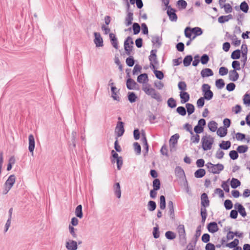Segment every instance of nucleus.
Returning a JSON list of instances; mask_svg holds the SVG:
<instances>
[{
	"label": "nucleus",
	"instance_id": "f257e3e1",
	"mask_svg": "<svg viewBox=\"0 0 250 250\" xmlns=\"http://www.w3.org/2000/svg\"><path fill=\"white\" fill-rule=\"evenodd\" d=\"M142 90L146 95L151 96L152 98L156 100L157 101H161V96L159 93L154 88L151 87L150 84H144L142 86Z\"/></svg>",
	"mask_w": 250,
	"mask_h": 250
},
{
	"label": "nucleus",
	"instance_id": "f03ea898",
	"mask_svg": "<svg viewBox=\"0 0 250 250\" xmlns=\"http://www.w3.org/2000/svg\"><path fill=\"white\" fill-rule=\"evenodd\" d=\"M214 143V139L210 135L203 136L202 138V148L204 150H210Z\"/></svg>",
	"mask_w": 250,
	"mask_h": 250
},
{
	"label": "nucleus",
	"instance_id": "7ed1b4c3",
	"mask_svg": "<svg viewBox=\"0 0 250 250\" xmlns=\"http://www.w3.org/2000/svg\"><path fill=\"white\" fill-rule=\"evenodd\" d=\"M206 166L208 169L209 172L213 174H219L224 169V166L221 164L214 165L211 163H208L206 164Z\"/></svg>",
	"mask_w": 250,
	"mask_h": 250
},
{
	"label": "nucleus",
	"instance_id": "20e7f679",
	"mask_svg": "<svg viewBox=\"0 0 250 250\" xmlns=\"http://www.w3.org/2000/svg\"><path fill=\"white\" fill-rule=\"evenodd\" d=\"M180 243L185 245L187 243V237L185 227L183 225H179L177 228Z\"/></svg>",
	"mask_w": 250,
	"mask_h": 250
},
{
	"label": "nucleus",
	"instance_id": "39448f33",
	"mask_svg": "<svg viewBox=\"0 0 250 250\" xmlns=\"http://www.w3.org/2000/svg\"><path fill=\"white\" fill-rule=\"evenodd\" d=\"M156 50H152L151 51L150 55L149 57V59L150 62V67L152 69H155V65L158 63L157 60V56H156Z\"/></svg>",
	"mask_w": 250,
	"mask_h": 250
},
{
	"label": "nucleus",
	"instance_id": "423d86ee",
	"mask_svg": "<svg viewBox=\"0 0 250 250\" xmlns=\"http://www.w3.org/2000/svg\"><path fill=\"white\" fill-rule=\"evenodd\" d=\"M125 129L124 127V123L123 122L119 121L118 122L115 128V132L117 137L122 136L124 133Z\"/></svg>",
	"mask_w": 250,
	"mask_h": 250
},
{
	"label": "nucleus",
	"instance_id": "0eeeda50",
	"mask_svg": "<svg viewBox=\"0 0 250 250\" xmlns=\"http://www.w3.org/2000/svg\"><path fill=\"white\" fill-rule=\"evenodd\" d=\"M167 14L169 20L172 21H176L177 20V16L175 14V10L170 6H167Z\"/></svg>",
	"mask_w": 250,
	"mask_h": 250
},
{
	"label": "nucleus",
	"instance_id": "6e6552de",
	"mask_svg": "<svg viewBox=\"0 0 250 250\" xmlns=\"http://www.w3.org/2000/svg\"><path fill=\"white\" fill-rule=\"evenodd\" d=\"M94 42L96 44L97 47H102L103 46V40L101 36V35L99 33L95 32L94 33Z\"/></svg>",
	"mask_w": 250,
	"mask_h": 250
},
{
	"label": "nucleus",
	"instance_id": "1a4fd4ad",
	"mask_svg": "<svg viewBox=\"0 0 250 250\" xmlns=\"http://www.w3.org/2000/svg\"><path fill=\"white\" fill-rule=\"evenodd\" d=\"M29 146L28 149L30 152L33 154V151L35 148V143L34 137L32 134H30L28 136Z\"/></svg>",
	"mask_w": 250,
	"mask_h": 250
},
{
	"label": "nucleus",
	"instance_id": "9d476101",
	"mask_svg": "<svg viewBox=\"0 0 250 250\" xmlns=\"http://www.w3.org/2000/svg\"><path fill=\"white\" fill-rule=\"evenodd\" d=\"M65 247L68 250H76L78 248L77 243L72 240H69L66 242Z\"/></svg>",
	"mask_w": 250,
	"mask_h": 250
},
{
	"label": "nucleus",
	"instance_id": "9b49d317",
	"mask_svg": "<svg viewBox=\"0 0 250 250\" xmlns=\"http://www.w3.org/2000/svg\"><path fill=\"white\" fill-rule=\"evenodd\" d=\"M201 206L202 207L207 208L209 205V201L208 195L206 193H204L201 195Z\"/></svg>",
	"mask_w": 250,
	"mask_h": 250
},
{
	"label": "nucleus",
	"instance_id": "f8f14e48",
	"mask_svg": "<svg viewBox=\"0 0 250 250\" xmlns=\"http://www.w3.org/2000/svg\"><path fill=\"white\" fill-rule=\"evenodd\" d=\"M16 177L14 174L11 175L6 180L4 184V187H8L10 188L13 186L15 183Z\"/></svg>",
	"mask_w": 250,
	"mask_h": 250
},
{
	"label": "nucleus",
	"instance_id": "ddd939ff",
	"mask_svg": "<svg viewBox=\"0 0 250 250\" xmlns=\"http://www.w3.org/2000/svg\"><path fill=\"white\" fill-rule=\"evenodd\" d=\"M128 41H131V37H128L124 42V47H125V50L126 52V54L128 55H129L130 54V52L132 50L133 45L127 44V42H128Z\"/></svg>",
	"mask_w": 250,
	"mask_h": 250
},
{
	"label": "nucleus",
	"instance_id": "4468645a",
	"mask_svg": "<svg viewBox=\"0 0 250 250\" xmlns=\"http://www.w3.org/2000/svg\"><path fill=\"white\" fill-rule=\"evenodd\" d=\"M133 20V14L131 12H128L125 17V24L126 26L131 25Z\"/></svg>",
	"mask_w": 250,
	"mask_h": 250
},
{
	"label": "nucleus",
	"instance_id": "2eb2a0df",
	"mask_svg": "<svg viewBox=\"0 0 250 250\" xmlns=\"http://www.w3.org/2000/svg\"><path fill=\"white\" fill-rule=\"evenodd\" d=\"M113 191L115 195L118 198L121 197V190L119 183H116L113 186Z\"/></svg>",
	"mask_w": 250,
	"mask_h": 250
},
{
	"label": "nucleus",
	"instance_id": "dca6fc26",
	"mask_svg": "<svg viewBox=\"0 0 250 250\" xmlns=\"http://www.w3.org/2000/svg\"><path fill=\"white\" fill-rule=\"evenodd\" d=\"M180 97L181 98V103L182 104L186 103V102H188L189 100V95L187 92H180Z\"/></svg>",
	"mask_w": 250,
	"mask_h": 250
},
{
	"label": "nucleus",
	"instance_id": "f3484780",
	"mask_svg": "<svg viewBox=\"0 0 250 250\" xmlns=\"http://www.w3.org/2000/svg\"><path fill=\"white\" fill-rule=\"evenodd\" d=\"M239 78V74L236 70H232L229 72V79L233 82L236 81Z\"/></svg>",
	"mask_w": 250,
	"mask_h": 250
},
{
	"label": "nucleus",
	"instance_id": "a211bd4d",
	"mask_svg": "<svg viewBox=\"0 0 250 250\" xmlns=\"http://www.w3.org/2000/svg\"><path fill=\"white\" fill-rule=\"evenodd\" d=\"M208 229L210 232L214 233L218 231V227L216 222H211L208 224Z\"/></svg>",
	"mask_w": 250,
	"mask_h": 250
},
{
	"label": "nucleus",
	"instance_id": "6ab92c4d",
	"mask_svg": "<svg viewBox=\"0 0 250 250\" xmlns=\"http://www.w3.org/2000/svg\"><path fill=\"white\" fill-rule=\"evenodd\" d=\"M213 75L212 71L209 68L203 69L201 72V75L203 78L211 76Z\"/></svg>",
	"mask_w": 250,
	"mask_h": 250
},
{
	"label": "nucleus",
	"instance_id": "aec40b11",
	"mask_svg": "<svg viewBox=\"0 0 250 250\" xmlns=\"http://www.w3.org/2000/svg\"><path fill=\"white\" fill-rule=\"evenodd\" d=\"M112 98L116 101H119L120 97L118 96L119 90L115 86H111Z\"/></svg>",
	"mask_w": 250,
	"mask_h": 250
},
{
	"label": "nucleus",
	"instance_id": "412c9836",
	"mask_svg": "<svg viewBox=\"0 0 250 250\" xmlns=\"http://www.w3.org/2000/svg\"><path fill=\"white\" fill-rule=\"evenodd\" d=\"M232 19V16L230 14L226 16H221L218 19V21L220 23H223L228 21L229 20Z\"/></svg>",
	"mask_w": 250,
	"mask_h": 250
},
{
	"label": "nucleus",
	"instance_id": "4be33fe9",
	"mask_svg": "<svg viewBox=\"0 0 250 250\" xmlns=\"http://www.w3.org/2000/svg\"><path fill=\"white\" fill-rule=\"evenodd\" d=\"M162 38L158 36H155L152 38V42L156 47H159L161 44Z\"/></svg>",
	"mask_w": 250,
	"mask_h": 250
},
{
	"label": "nucleus",
	"instance_id": "5701e85b",
	"mask_svg": "<svg viewBox=\"0 0 250 250\" xmlns=\"http://www.w3.org/2000/svg\"><path fill=\"white\" fill-rule=\"evenodd\" d=\"M148 80L147 75L146 73L140 75L137 78V82L139 83H145Z\"/></svg>",
	"mask_w": 250,
	"mask_h": 250
},
{
	"label": "nucleus",
	"instance_id": "b1692460",
	"mask_svg": "<svg viewBox=\"0 0 250 250\" xmlns=\"http://www.w3.org/2000/svg\"><path fill=\"white\" fill-rule=\"evenodd\" d=\"M136 85V82L132 79H128L126 81V87L128 89H134Z\"/></svg>",
	"mask_w": 250,
	"mask_h": 250
},
{
	"label": "nucleus",
	"instance_id": "393cba45",
	"mask_svg": "<svg viewBox=\"0 0 250 250\" xmlns=\"http://www.w3.org/2000/svg\"><path fill=\"white\" fill-rule=\"evenodd\" d=\"M75 213L77 217L82 218L83 217V214L82 212V206L81 205H78L75 209Z\"/></svg>",
	"mask_w": 250,
	"mask_h": 250
},
{
	"label": "nucleus",
	"instance_id": "a878e982",
	"mask_svg": "<svg viewBox=\"0 0 250 250\" xmlns=\"http://www.w3.org/2000/svg\"><path fill=\"white\" fill-rule=\"evenodd\" d=\"M217 134L221 137L225 136L227 134V129L225 127H220L217 131Z\"/></svg>",
	"mask_w": 250,
	"mask_h": 250
},
{
	"label": "nucleus",
	"instance_id": "bb28decb",
	"mask_svg": "<svg viewBox=\"0 0 250 250\" xmlns=\"http://www.w3.org/2000/svg\"><path fill=\"white\" fill-rule=\"evenodd\" d=\"M205 170L202 168H200L195 171L194 173V176L196 178H202L205 175Z\"/></svg>",
	"mask_w": 250,
	"mask_h": 250
},
{
	"label": "nucleus",
	"instance_id": "cd10ccee",
	"mask_svg": "<svg viewBox=\"0 0 250 250\" xmlns=\"http://www.w3.org/2000/svg\"><path fill=\"white\" fill-rule=\"evenodd\" d=\"M231 146V143L229 141H222V142L220 144L219 146L221 148L227 150L229 149Z\"/></svg>",
	"mask_w": 250,
	"mask_h": 250
},
{
	"label": "nucleus",
	"instance_id": "c85d7f7f",
	"mask_svg": "<svg viewBox=\"0 0 250 250\" xmlns=\"http://www.w3.org/2000/svg\"><path fill=\"white\" fill-rule=\"evenodd\" d=\"M241 183L237 179L233 178L230 181V186L232 188H235L240 186Z\"/></svg>",
	"mask_w": 250,
	"mask_h": 250
},
{
	"label": "nucleus",
	"instance_id": "c756f323",
	"mask_svg": "<svg viewBox=\"0 0 250 250\" xmlns=\"http://www.w3.org/2000/svg\"><path fill=\"white\" fill-rule=\"evenodd\" d=\"M186 107L189 115H191L194 112L195 108L194 106L192 104L189 103L186 104Z\"/></svg>",
	"mask_w": 250,
	"mask_h": 250
},
{
	"label": "nucleus",
	"instance_id": "7c9ffc66",
	"mask_svg": "<svg viewBox=\"0 0 250 250\" xmlns=\"http://www.w3.org/2000/svg\"><path fill=\"white\" fill-rule=\"evenodd\" d=\"M208 126L210 131L215 132L217 128V124L215 122L212 121L209 122Z\"/></svg>",
	"mask_w": 250,
	"mask_h": 250
},
{
	"label": "nucleus",
	"instance_id": "2f4dec72",
	"mask_svg": "<svg viewBox=\"0 0 250 250\" xmlns=\"http://www.w3.org/2000/svg\"><path fill=\"white\" fill-rule=\"evenodd\" d=\"M191 31L194 34H195V36L193 37V39L197 36L201 35L202 34V29L198 27L191 28Z\"/></svg>",
	"mask_w": 250,
	"mask_h": 250
},
{
	"label": "nucleus",
	"instance_id": "473e14b6",
	"mask_svg": "<svg viewBox=\"0 0 250 250\" xmlns=\"http://www.w3.org/2000/svg\"><path fill=\"white\" fill-rule=\"evenodd\" d=\"M192 61V57L191 55L187 56L183 60V63L185 66H189Z\"/></svg>",
	"mask_w": 250,
	"mask_h": 250
},
{
	"label": "nucleus",
	"instance_id": "72a5a7b5",
	"mask_svg": "<svg viewBox=\"0 0 250 250\" xmlns=\"http://www.w3.org/2000/svg\"><path fill=\"white\" fill-rule=\"evenodd\" d=\"M191 136L190 138L191 143L197 144L199 142L200 136L198 134H194L193 133L191 134Z\"/></svg>",
	"mask_w": 250,
	"mask_h": 250
},
{
	"label": "nucleus",
	"instance_id": "f704fd0d",
	"mask_svg": "<svg viewBox=\"0 0 250 250\" xmlns=\"http://www.w3.org/2000/svg\"><path fill=\"white\" fill-rule=\"evenodd\" d=\"M204 97L203 98L207 100H210L213 96V92L210 91H205L203 93Z\"/></svg>",
	"mask_w": 250,
	"mask_h": 250
},
{
	"label": "nucleus",
	"instance_id": "c9c22d12",
	"mask_svg": "<svg viewBox=\"0 0 250 250\" xmlns=\"http://www.w3.org/2000/svg\"><path fill=\"white\" fill-rule=\"evenodd\" d=\"M175 172L176 174L179 177H183L185 176L184 170L180 167H177L175 168Z\"/></svg>",
	"mask_w": 250,
	"mask_h": 250
},
{
	"label": "nucleus",
	"instance_id": "e433bc0d",
	"mask_svg": "<svg viewBox=\"0 0 250 250\" xmlns=\"http://www.w3.org/2000/svg\"><path fill=\"white\" fill-rule=\"evenodd\" d=\"M241 52L239 49L234 51L231 55V58L232 59H238L240 57Z\"/></svg>",
	"mask_w": 250,
	"mask_h": 250
},
{
	"label": "nucleus",
	"instance_id": "4c0bfd02",
	"mask_svg": "<svg viewBox=\"0 0 250 250\" xmlns=\"http://www.w3.org/2000/svg\"><path fill=\"white\" fill-rule=\"evenodd\" d=\"M160 208L161 209H164L166 208V200L164 195H161L160 197Z\"/></svg>",
	"mask_w": 250,
	"mask_h": 250
},
{
	"label": "nucleus",
	"instance_id": "58836bf2",
	"mask_svg": "<svg viewBox=\"0 0 250 250\" xmlns=\"http://www.w3.org/2000/svg\"><path fill=\"white\" fill-rule=\"evenodd\" d=\"M165 236L167 239L173 240L175 238L176 234L171 231H167L165 233Z\"/></svg>",
	"mask_w": 250,
	"mask_h": 250
},
{
	"label": "nucleus",
	"instance_id": "ea45409f",
	"mask_svg": "<svg viewBox=\"0 0 250 250\" xmlns=\"http://www.w3.org/2000/svg\"><path fill=\"white\" fill-rule=\"evenodd\" d=\"M215 85L218 89H222L225 85L224 80L221 79L217 80L215 82Z\"/></svg>",
	"mask_w": 250,
	"mask_h": 250
},
{
	"label": "nucleus",
	"instance_id": "a19ab883",
	"mask_svg": "<svg viewBox=\"0 0 250 250\" xmlns=\"http://www.w3.org/2000/svg\"><path fill=\"white\" fill-rule=\"evenodd\" d=\"M156 208V204L155 202L153 201H150L148 203V209L152 211L155 209Z\"/></svg>",
	"mask_w": 250,
	"mask_h": 250
},
{
	"label": "nucleus",
	"instance_id": "79ce46f5",
	"mask_svg": "<svg viewBox=\"0 0 250 250\" xmlns=\"http://www.w3.org/2000/svg\"><path fill=\"white\" fill-rule=\"evenodd\" d=\"M240 9L245 13H247L249 10V6L246 2H242L240 6Z\"/></svg>",
	"mask_w": 250,
	"mask_h": 250
},
{
	"label": "nucleus",
	"instance_id": "37998d69",
	"mask_svg": "<svg viewBox=\"0 0 250 250\" xmlns=\"http://www.w3.org/2000/svg\"><path fill=\"white\" fill-rule=\"evenodd\" d=\"M168 106L171 108H174L176 106V101L173 98H170L167 101Z\"/></svg>",
	"mask_w": 250,
	"mask_h": 250
},
{
	"label": "nucleus",
	"instance_id": "c03bdc74",
	"mask_svg": "<svg viewBox=\"0 0 250 250\" xmlns=\"http://www.w3.org/2000/svg\"><path fill=\"white\" fill-rule=\"evenodd\" d=\"M239 243V240L237 239H235L232 242L228 243L226 245L227 247L230 248H235Z\"/></svg>",
	"mask_w": 250,
	"mask_h": 250
},
{
	"label": "nucleus",
	"instance_id": "a18cd8bd",
	"mask_svg": "<svg viewBox=\"0 0 250 250\" xmlns=\"http://www.w3.org/2000/svg\"><path fill=\"white\" fill-rule=\"evenodd\" d=\"M128 99L131 103L136 101L137 97L134 92H129L128 95Z\"/></svg>",
	"mask_w": 250,
	"mask_h": 250
},
{
	"label": "nucleus",
	"instance_id": "49530a36",
	"mask_svg": "<svg viewBox=\"0 0 250 250\" xmlns=\"http://www.w3.org/2000/svg\"><path fill=\"white\" fill-rule=\"evenodd\" d=\"M248 149V147L245 145L239 146L237 148V151L240 153H245L247 151Z\"/></svg>",
	"mask_w": 250,
	"mask_h": 250
},
{
	"label": "nucleus",
	"instance_id": "de8ad7c7",
	"mask_svg": "<svg viewBox=\"0 0 250 250\" xmlns=\"http://www.w3.org/2000/svg\"><path fill=\"white\" fill-rule=\"evenodd\" d=\"M153 187L154 190H158L160 188V182L158 179H155L153 182Z\"/></svg>",
	"mask_w": 250,
	"mask_h": 250
},
{
	"label": "nucleus",
	"instance_id": "09e8293b",
	"mask_svg": "<svg viewBox=\"0 0 250 250\" xmlns=\"http://www.w3.org/2000/svg\"><path fill=\"white\" fill-rule=\"evenodd\" d=\"M179 136L177 134L172 136L170 139L169 143L173 145H175L177 143V140L178 139Z\"/></svg>",
	"mask_w": 250,
	"mask_h": 250
},
{
	"label": "nucleus",
	"instance_id": "8fccbe9b",
	"mask_svg": "<svg viewBox=\"0 0 250 250\" xmlns=\"http://www.w3.org/2000/svg\"><path fill=\"white\" fill-rule=\"evenodd\" d=\"M232 67L235 70H240L241 69L240 62L238 61H234L232 62Z\"/></svg>",
	"mask_w": 250,
	"mask_h": 250
},
{
	"label": "nucleus",
	"instance_id": "3c124183",
	"mask_svg": "<svg viewBox=\"0 0 250 250\" xmlns=\"http://www.w3.org/2000/svg\"><path fill=\"white\" fill-rule=\"evenodd\" d=\"M132 28L133 30L134 34L136 35L140 32V26L138 23H134L133 24Z\"/></svg>",
	"mask_w": 250,
	"mask_h": 250
},
{
	"label": "nucleus",
	"instance_id": "603ef678",
	"mask_svg": "<svg viewBox=\"0 0 250 250\" xmlns=\"http://www.w3.org/2000/svg\"><path fill=\"white\" fill-rule=\"evenodd\" d=\"M222 6L226 13H230L232 10V7L229 3L224 4Z\"/></svg>",
	"mask_w": 250,
	"mask_h": 250
},
{
	"label": "nucleus",
	"instance_id": "864d4df0",
	"mask_svg": "<svg viewBox=\"0 0 250 250\" xmlns=\"http://www.w3.org/2000/svg\"><path fill=\"white\" fill-rule=\"evenodd\" d=\"M193 33L191 31V28L187 27L185 29V35L187 38H190Z\"/></svg>",
	"mask_w": 250,
	"mask_h": 250
},
{
	"label": "nucleus",
	"instance_id": "5fc2aeb1",
	"mask_svg": "<svg viewBox=\"0 0 250 250\" xmlns=\"http://www.w3.org/2000/svg\"><path fill=\"white\" fill-rule=\"evenodd\" d=\"M229 155L230 158L233 160L237 159L238 157V154L235 150L230 151L229 152Z\"/></svg>",
	"mask_w": 250,
	"mask_h": 250
},
{
	"label": "nucleus",
	"instance_id": "6e6d98bb",
	"mask_svg": "<svg viewBox=\"0 0 250 250\" xmlns=\"http://www.w3.org/2000/svg\"><path fill=\"white\" fill-rule=\"evenodd\" d=\"M177 112L182 116H185L186 114V110L183 106H179L177 108Z\"/></svg>",
	"mask_w": 250,
	"mask_h": 250
},
{
	"label": "nucleus",
	"instance_id": "4d7b16f0",
	"mask_svg": "<svg viewBox=\"0 0 250 250\" xmlns=\"http://www.w3.org/2000/svg\"><path fill=\"white\" fill-rule=\"evenodd\" d=\"M209 61V57L207 54H204L201 58V62L203 64H207Z\"/></svg>",
	"mask_w": 250,
	"mask_h": 250
},
{
	"label": "nucleus",
	"instance_id": "13d9d810",
	"mask_svg": "<svg viewBox=\"0 0 250 250\" xmlns=\"http://www.w3.org/2000/svg\"><path fill=\"white\" fill-rule=\"evenodd\" d=\"M126 64L130 67L132 66L134 64V60L132 57H129L126 59Z\"/></svg>",
	"mask_w": 250,
	"mask_h": 250
},
{
	"label": "nucleus",
	"instance_id": "bf43d9fd",
	"mask_svg": "<svg viewBox=\"0 0 250 250\" xmlns=\"http://www.w3.org/2000/svg\"><path fill=\"white\" fill-rule=\"evenodd\" d=\"M205 104V99L201 97L197 101V106L198 108L202 107Z\"/></svg>",
	"mask_w": 250,
	"mask_h": 250
},
{
	"label": "nucleus",
	"instance_id": "052dcab7",
	"mask_svg": "<svg viewBox=\"0 0 250 250\" xmlns=\"http://www.w3.org/2000/svg\"><path fill=\"white\" fill-rule=\"evenodd\" d=\"M154 73L155 74L156 77L159 80H162L164 78V74L163 73L159 70H154Z\"/></svg>",
	"mask_w": 250,
	"mask_h": 250
},
{
	"label": "nucleus",
	"instance_id": "680f3d73",
	"mask_svg": "<svg viewBox=\"0 0 250 250\" xmlns=\"http://www.w3.org/2000/svg\"><path fill=\"white\" fill-rule=\"evenodd\" d=\"M238 212L243 216L245 217L247 215L245 208L243 206H239L238 209Z\"/></svg>",
	"mask_w": 250,
	"mask_h": 250
},
{
	"label": "nucleus",
	"instance_id": "e2e57ef3",
	"mask_svg": "<svg viewBox=\"0 0 250 250\" xmlns=\"http://www.w3.org/2000/svg\"><path fill=\"white\" fill-rule=\"evenodd\" d=\"M134 150L137 154L141 153V148L140 145L137 143L135 142L133 144Z\"/></svg>",
	"mask_w": 250,
	"mask_h": 250
},
{
	"label": "nucleus",
	"instance_id": "0e129e2a",
	"mask_svg": "<svg viewBox=\"0 0 250 250\" xmlns=\"http://www.w3.org/2000/svg\"><path fill=\"white\" fill-rule=\"evenodd\" d=\"M224 206L227 209H230L232 208V203L229 200H226L224 202Z\"/></svg>",
	"mask_w": 250,
	"mask_h": 250
},
{
	"label": "nucleus",
	"instance_id": "69168bd1",
	"mask_svg": "<svg viewBox=\"0 0 250 250\" xmlns=\"http://www.w3.org/2000/svg\"><path fill=\"white\" fill-rule=\"evenodd\" d=\"M178 88L181 90H186L187 89V84L185 82H180L178 84Z\"/></svg>",
	"mask_w": 250,
	"mask_h": 250
},
{
	"label": "nucleus",
	"instance_id": "338daca9",
	"mask_svg": "<svg viewBox=\"0 0 250 250\" xmlns=\"http://www.w3.org/2000/svg\"><path fill=\"white\" fill-rule=\"evenodd\" d=\"M228 73V69L225 67H221L219 68V73L221 76L227 75Z\"/></svg>",
	"mask_w": 250,
	"mask_h": 250
},
{
	"label": "nucleus",
	"instance_id": "774afa93",
	"mask_svg": "<svg viewBox=\"0 0 250 250\" xmlns=\"http://www.w3.org/2000/svg\"><path fill=\"white\" fill-rule=\"evenodd\" d=\"M244 103L245 104H250V96L249 94H245L243 98Z\"/></svg>",
	"mask_w": 250,
	"mask_h": 250
}]
</instances>
